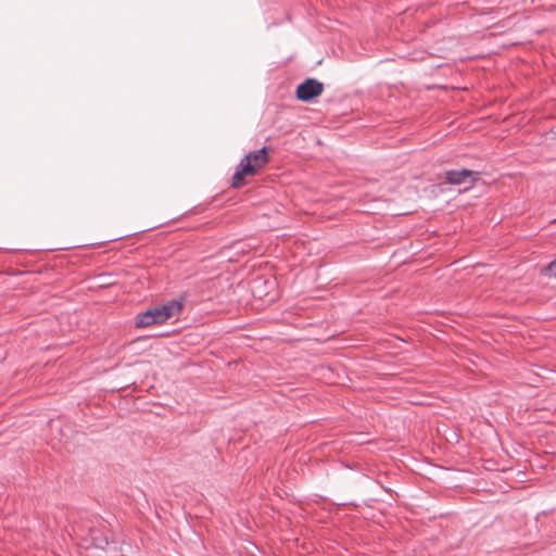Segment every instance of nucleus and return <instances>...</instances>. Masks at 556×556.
<instances>
[{
  "label": "nucleus",
  "mask_w": 556,
  "mask_h": 556,
  "mask_svg": "<svg viewBox=\"0 0 556 556\" xmlns=\"http://www.w3.org/2000/svg\"><path fill=\"white\" fill-rule=\"evenodd\" d=\"M268 148L263 147L262 149L248 153L241 162H249V164L252 166L253 175L256 174L257 169L262 168L268 163V155H267Z\"/></svg>",
  "instance_id": "4"
},
{
  "label": "nucleus",
  "mask_w": 556,
  "mask_h": 556,
  "mask_svg": "<svg viewBox=\"0 0 556 556\" xmlns=\"http://www.w3.org/2000/svg\"><path fill=\"white\" fill-rule=\"evenodd\" d=\"M324 90L323 83L315 78H306L296 87V98L302 102H311L316 97L320 96Z\"/></svg>",
  "instance_id": "1"
},
{
  "label": "nucleus",
  "mask_w": 556,
  "mask_h": 556,
  "mask_svg": "<svg viewBox=\"0 0 556 556\" xmlns=\"http://www.w3.org/2000/svg\"><path fill=\"white\" fill-rule=\"evenodd\" d=\"M542 274L549 278L556 279V258L549 262L543 269Z\"/></svg>",
  "instance_id": "8"
},
{
  "label": "nucleus",
  "mask_w": 556,
  "mask_h": 556,
  "mask_svg": "<svg viewBox=\"0 0 556 556\" xmlns=\"http://www.w3.org/2000/svg\"><path fill=\"white\" fill-rule=\"evenodd\" d=\"M160 309L165 323L170 317H174L180 313V311L182 309V304L176 300H172L166 304L161 305Z\"/></svg>",
  "instance_id": "6"
},
{
  "label": "nucleus",
  "mask_w": 556,
  "mask_h": 556,
  "mask_svg": "<svg viewBox=\"0 0 556 556\" xmlns=\"http://www.w3.org/2000/svg\"><path fill=\"white\" fill-rule=\"evenodd\" d=\"M164 319L160 306H155L136 316V326L138 328L149 327L155 324H163Z\"/></svg>",
  "instance_id": "3"
},
{
  "label": "nucleus",
  "mask_w": 556,
  "mask_h": 556,
  "mask_svg": "<svg viewBox=\"0 0 556 556\" xmlns=\"http://www.w3.org/2000/svg\"><path fill=\"white\" fill-rule=\"evenodd\" d=\"M90 545L100 551H105L109 545V538L97 528L89 530L88 539Z\"/></svg>",
  "instance_id": "5"
},
{
  "label": "nucleus",
  "mask_w": 556,
  "mask_h": 556,
  "mask_svg": "<svg viewBox=\"0 0 556 556\" xmlns=\"http://www.w3.org/2000/svg\"><path fill=\"white\" fill-rule=\"evenodd\" d=\"M244 175H253V169L249 162H240L238 169L232 176V186L238 187L240 182L243 180Z\"/></svg>",
  "instance_id": "7"
},
{
  "label": "nucleus",
  "mask_w": 556,
  "mask_h": 556,
  "mask_svg": "<svg viewBox=\"0 0 556 556\" xmlns=\"http://www.w3.org/2000/svg\"><path fill=\"white\" fill-rule=\"evenodd\" d=\"M479 176L478 172L460 168V169H451L445 172V181L451 185H463L467 184L468 186L465 190L471 188L477 181Z\"/></svg>",
  "instance_id": "2"
}]
</instances>
